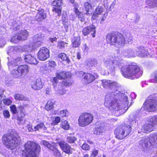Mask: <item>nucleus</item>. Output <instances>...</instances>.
I'll return each mask as SVG.
<instances>
[{"instance_id": "1", "label": "nucleus", "mask_w": 157, "mask_h": 157, "mask_svg": "<svg viewBox=\"0 0 157 157\" xmlns=\"http://www.w3.org/2000/svg\"><path fill=\"white\" fill-rule=\"evenodd\" d=\"M118 60L117 58L113 60V58L109 56L104 59V65L110 73L113 72L119 67L121 68L122 75L125 78L134 79L142 76L143 71L138 66L133 65L124 66L123 63Z\"/></svg>"}, {"instance_id": "2", "label": "nucleus", "mask_w": 157, "mask_h": 157, "mask_svg": "<svg viewBox=\"0 0 157 157\" xmlns=\"http://www.w3.org/2000/svg\"><path fill=\"white\" fill-rule=\"evenodd\" d=\"M128 98L125 94H122L119 91L111 92L107 94L105 99V105L110 109L119 111L123 113L125 112L128 107Z\"/></svg>"}, {"instance_id": "3", "label": "nucleus", "mask_w": 157, "mask_h": 157, "mask_svg": "<svg viewBox=\"0 0 157 157\" xmlns=\"http://www.w3.org/2000/svg\"><path fill=\"white\" fill-rule=\"evenodd\" d=\"M20 61L18 58L14 60L9 61L8 66L11 74L15 78H21L25 77L29 71V68L26 65L17 66V64Z\"/></svg>"}, {"instance_id": "4", "label": "nucleus", "mask_w": 157, "mask_h": 157, "mask_svg": "<svg viewBox=\"0 0 157 157\" xmlns=\"http://www.w3.org/2000/svg\"><path fill=\"white\" fill-rule=\"evenodd\" d=\"M157 144V133L151 134L149 137H145L139 141L140 147L147 156L154 153L153 146Z\"/></svg>"}, {"instance_id": "5", "label": "nucleus", "mask_w": 157, "mask_h": 157, "mask_svg": "<svg viewBox=\"0 0 157 157\" xmlns=\"http://www.w3.org/2000/svg\"><path fill=\"white\" fill-rule=\"evenodd\" d=\"M25 147L23 153L24 157H36L35 152L38 153L40 150L38 144L31 141H28L25 144Z\"/></svg>"}, {"instance_id": "6", "label": "nucleus", "mask_w": 157, "mask_h": 157, "mask_svg": "<svg viewBox=\"0 0 157 157\" xmlns=\"http://www.w3.org/2000/svg\"><path fill=\"white\" fill-rule=\"evenodd\" d=\"M20 137L16 133L13 135H4L2 138L3 144L8 148L12 149L18 145L20 141Z\"/></svg>"}, {"instance_id": "7", "label": "nucleus", "mask_w": 157, "mask_h": 157, "mask_svg": "<svg viewBox=\"0 0 157 157\" xmlns=\"http://www.w3.org/2000/svg\"><path fill=\"white\" fill-rule=\"evenodd\" d=\"M106 40L111 44L119 47H123L125 43L124 36L121 33H109L106 36Z\"/></svg>"}, {"instance_id": "8", "label": "nucleus", "mask_w": 157, "mask_h": 157, "mask_svg": "<svg viewBox=\"0 0 157 157\" xmlns=\"http://www.w3.org/2000/svg\"><path fill=\"white\" fill-rule=\"evenodd\" d=\"M157 94L151 95L144 102L141 109L148 112L154 111L157 110V101L155 98Z\"/></svg>"}, {"instance_id": "9", "label": "nucleus", "mask_w": 157, "mask_h": 157, "mask_svg": "<svg viewBox=\"0 0 157 157\" xmlns=\"http://www.w3.org/2000/svg\"><path fill=\"white\" fill-rule=\"evenodd\" d=\"M131 130V128L129 125H120L115 130L114 134L117 138L122 140L129 134Z\"/></svg>"}, {"instance_id": "10", "label": "nucleus", "mask_w": 157, "mask_h": 157, "mask_svg": "<svg viewBox=\"0 0 157 157\" xmlns=\"http://www.w3.org/2000/svg\"><path fill=\"white\" fill-rule=\"evenodd\" d=\"M10 111L14 115V114L17 115V124L20 125L24 124L25 123V120L24 118L25 115L23 112V106L21 105L19 106L17 110L16 105H13L10 106Z\"/></svg>"}, {"instance_id": "11", "label": "nucleus", "mask_w": 157, "mask_h": 157, "mask_svg": "<svg viewBox=\"0 0 157 157\" xmlns=\"http://www.w3.org/2000/svg\"><path fill=\"white\" fill-rule=\"evenodd\" d=\"M94 117L89 113L85 112L82 113L78 119V123L80 126L84 127L86 126L92 122Z\"/></svg>"}, {"instance_id": "12", "label": "nucleus", "mask_w": 157, "mask_h": 157, "mask_svg": "<svg viewBox=\"0 0 157 157\" xmlns=\"http://www.w3.org/2000/svg\"><path fill=\"white\" fill-rule=\"evenodd\" d=\"M44 36V35L41 33L35 35L33 38V43L25 46L27 48L26 51H31L40 45L42 43L43 39Z\"/></svg>"}, {"instance_id": "13", "label": "nucleus", "mask_w": 157, "mask_h": 157, "mask_svg": "<svg viewBox=\"0 0 157 157\" xmlns=\"http://www.w3.org/2000/svg\"><path fill=\"white\" fill-rule=\"evenodd\" d=\"M29 36L28 32L27 30H21L17 33L15 34L11 38L10 41L12 42L16 43L18 40H24L27 39Z\"/></svg>"}, {"instance_id": "14", "label": "nucleus", "mask_w": 157, "mask_h": 157, "mask_svg": "<svg viewBox=\"0 0 157 157\" xmlns=\"http://www.w3.org/2000/svg\"><path fill=\"white\" fill-rule=\"evenodd\" d=\"M76 74L79 76H83L82 81L84 84L87 85L90 83L95 79V77L90 73H84L82 71H79L77 72Z\"/></svg>"}, {"instance_id": "15", "label": "nucleus", "mask_w": 157, "mask_h": 157, "mask_svg": "<svg viewBox=\"0 0 157 157\" xmlns=\"http://www.w3.org/2000/svg\"><path fill=\"white\" fill-rule=\"evenodd\" d=\"M102 85L105 88H109L113 90V92L118 90L119 88V84L115 82L107 80H103L102 81Z\"/></svg>"}, {"instance_id": "16", "label": "nucleus", "mask_w": 157, "mask_h": 157, "mask_svg": "<svg viewBox=\"0 0 157 157\" xmlns=\"http://www.w3.org/2000/svg\"><path fill=\"white\" fill-rule=\"evenodd\" d=\"M49 57V51L45 47L41 48L37 54V57L40 60L44 61Z\"/></svg>"}, {"instance_id": "17", "label": "nucleus", "mask_w": 157, "mask_h": 157, "mask_svg": "<svg viewBox=\"0 0 157 157\" xmlns=\"http://www.w3.org/2000/svg\"><path fill=\"white\" fill-rule=\"evenodd\" d=\"M43 83L40 78H38L33 81L31 83L32 88L35 90H39L42 88Z\"/></svg>"}, {"instance_id": "18", "label": "nucleus", "mask_w": 157, "mask_h": 157, "mask_svg": "<svg viewBox=\"0 0 157 157\" xmlns=\"http://www.w3.org/2000/svg\"><path fill=\"white\" fill-rule=\"evenodd\" d=\"M59 144L63 151L67 154H71L74 150L70 146L64 142L61 141L59 142Z\"/></svg>"}, {"instance_id": "19", "label": "nucleus", "mask_w": 157, "mask_h": 157, "mask_svg": "<svg viewBox=\"0 0 157 157\" xmlns=\"http://www.w3.org/2000/svg\"><path fill=\"white\" fill-rule=\"evenodd\" d=\"M137 56L141 57L149 56L151 57L152 55H150L148 53L147 48L143 46H139L137 48Z\"/></svg>"}, {"instance_id": "20", "label": "nucleus", "mask_w": 157, "mask_h": 157, "mask_svg": "<svg viewBox=\"0 0 157 157\" xmlns=\"http://www.w3.org/2000/svg\"><path fill=\"white\" fill-rule=\"evenodd\" d=\"M124 55L127 57L131 58L137 56V49H129L125 50L123 52Z\"/></svg>"}, {"instance_id": "21", "label": "nucleus", "mask_w": 157, "mask_h": 157, "mask_svg": "<svg viewBox=\"0 0 157 157\" xmlns=\"http://www.w3.org/2000/svg\"><path fill=\"white\" fill-rule=\"evenodd\" d=\"M155 129L154 127V125L151 123L150 120L148 123L144 124L141 128V132L143 133H146L147 132H150Z\"/></svg>"}, {"instance_id": "22", "label": "nucleus", "mask_w": 157, "mask_h": 157, "mask_svg": "<svg viewBox=\"0 0 157 157\" xmlns=\"http://www.w3.org/2000/svg\"><path fill=\"white\" fill-rule=\"evenodd\" d=\"M24 59L25 62L30 64L36 65L38 63L36 58L30 55L25 56Z\"/></svg>"}, {"instance_id": "23", "label": "nucleus", "mask_w": 157, "mask_h": 157, "mask_svg": "<svg viewBox=\"0 0 157 157\" xmlns=\"http://www.w3.org/2000/svg\"><path fill=\"white\" fill-rule=\"evenodd\" d=\"M4 90L2 89H0V104H1L2 100H3L4 104L6 105H9L11 104L12 101L9 98L4 99L3 94Z\"/></svg>"}, {"instance_id": "24", "label": "nucleus", "mask_w": 157, "mask_h": 157, "mask_svg": "<svg viewBox=\"0 0 157 157\" xmlns=\"http://www.w3.org/2000/svg\"><path fill=\"white\" fill-rule=\"evenodd\" d=\"M74 12L76 15V16L78 17V18L79 20L82 22H84L85 21L84 15L79 11L77 6H75V7Z\"/></svg>"}, {"instance_id": "25", "label": "nucleus", "mask_w": 157, "mask_h": 157, "mask_svg": "<svg viewBox=\"0 0 157 157\" xmlns=\"http://www.w3.org/2000/svg\"><path fill=\"white\" fill-rule=\"evenodd\" d=\"M54 113L63 117H68L69 114V112L67 109H63L60 111L56 110L54 111Z\"/></svg>"}, {"instance_id": "26", "label": "nucleus", "mask_w": 157, "mask_h": 157, "mask_svg": "<svg viewBox=\"0 0 157 157\" xmlns=\"http://www.w3.org/2000/svg\"><path fill=\"white\" fill-rule=\"evenodd\" d=\"M57 74L58 79H65L70 77L71 75V74L70 72L64 71L57 73Z\"/></svg>"}, {"instance_id": "27", "label": "nucleus", "mask_w": 157, "mask_h": 157, "mask_svg": "<svg viewBox=\"0 0 157 157\" xmlns=\"http://www.w3.org/2000/svg\"><path fill=\"white\" fill-rule=\"evenodd\" d=\"M72 43L73 47H79L81 44L80 37L78 36L74 37L72 40Z\"/></svg>"}, {"instance_id": "28", "label": "nucleus", "mask_w": 157, "mask_h": 157, "mask_svg": "<svg viewBox=\"0 0 157 157\" xmlns=\"http://www.w3.org/2000/svg\"><path fill=\"white\" fill-rule=\"evenodd\" d=\"M62 21L64 25V28L65 29H67L69 24L68 22L67 14L66 12H63V13Z\"/></svg>"}, {"instance_id": "29", "label": "nucleus", "mask_w": 157, "mask_h": 157, "mask_svg": "<svg viewBox=\"0 0 157 157\" xmlns=\"http://www.w3.org/2000/svg\"><path fill=\"white\" fill-rule=\"evenodd\" d=\"M46 17V14L43 10L39 11L36 16V19L39 21L45 18Z\"/></svg>"}, {"instance_id": "30", "label": "nucleus", "mask_w": 157, "mask_h": 157, "mask_svg": "<svg viewBox=\"0 0 157 157\" xmlns=\"http://www.w3.org/2000/svg\"><path fill=\"white\" fill-rule=\"evenodd\" d=\"M34 128L35 131L40 129L45 131L46 132L48 131L47 130L48 127H46L43 122H41L38 124L36 126H34Z\"/></svg>"}, {"instance_id": "31", "label": "nucleus", "mask_w": 157, "mask_h": 157, "mask_svg": "<svg viewBox=\"0 0 157 157\" xmlns=\"http://www.w3.org/2000/svg\"><path fill=\"white\" fill-rule=\"evenodd\" d=\"M13 97L15 100H17L27 101L29 100L27 97L20 94H16L14 95Z\"/></svg>"}, {"instance_id": "32", "label": "nucleus", "mask_w": 157, "mask_h": 157, "mask_svg": "<svg viewBox=\"0 0 157 157\" xmlns=\"http://www.w3.org/2000/svg\"><path fill=\"white\" fill-rule=\"evenodd\" d=\"M60 127L64 130H68L70 128L69 123L67 120H64L61 122Z\"/></svg>"}, {"instance_id": "33", "label": "nucleus", "mask_w": 157, "mask_h": 157, "mask_svg": "<svg viewBox=\"0 0 157 157\" xmlns=\"http://www.w3.org/2000/svg\"><path fill=\"white\" fill-rule=\"evenodd\" d=\"M54 105V103L52 101L49 100L46 104L45 108L47 111H49L53 108Z\"/></svg>"}, {"instance_id": "34", "label": "nucleus", "mask_w": 157, "mask_h": 157, "mask_svg": "<svg viewBox=\"0 0 157 157\" xmlns=\"http://www.w3.org/2000/svg\"><path fill=\"white\" fill-rule=\"evenodd\" d=\"M84 7L87 13H86V14L87 15H90L91 14V13H90L89 12L90 11V10L91 9V5L88 2H86L84 4Z\"/></svg>"}, {"instance_id": "35", "label": "nucleus", "mask_w": 157, "mask_h": 157, "mask_svg": "<svg viewBox=\"0 0 157 157\" xmlns=\"http://www.w3.org/2000/svg\"><path fill=\"white\" fill-rule=\"evenodd\" d=\"M103 128L101 126H97L94 131V133L96 135L100 134L103 132Z\"/></svg>"}, {"instance_id": "36", "label": "nucleus", "mask_w": 157, "mask_h": 157, "mask_svg": "<svg viewBox=\"0 0 157 157\" xmlns=\"http://www.w3.org/2000/svg\"><path fill=\"white\" fill-rule=\"evenodd\" d=\"M58 57L63 61H66L68 63H69L70 62L68 57L64 53H62L59 54Z\"/></svg>"}, {"instance_id": "37", "label": "nucleus", "mask_w": 157, "mask_h": 157, "mask_svg": "<svg viewBox=\"0 0 157 157\" xmlns=\"http://www.w3.org/2000/svg\"><path fill=\"white\" fill-rule=\"evenodd\" d=\"M91 33L93 37H95V34L96 32L95 30H83L82 33L85 36L87 35L89 33Z\"/></svg>"}, {"instance_id": "38", "label": "nucleus", "mask_w": 157, "mask_h": 157, "mask_svg": "<svg viewBox=\"0 0 157 157\" xmlns=\"http://www.w3.org/2000/svg\"><path fill=\"white\" fill-rule=\"evenodd\" d=\"M150 120L151 123L153 124L155 128L157 129V115L153 116Z\"/></svg>"}, {"instance_id": "39", "label": "nucleus", "mask_w": 157, "mask_h": 157, "mask_svg": "<svg viewBox=\"0 0 157 157\" xmlns=\"http://www.w3.org/2000/svg\"><path fill=\"white\" fill-rule=\"evenodd\" d=\"M67 44L66 42L61 41L58 42L57 47L59 49H63L67 46Z\"/></svg>"}, {"instance_id": "40", "label": "nucleus", "mask_w": 157, "mask_h": 157, "mask_svg": "<svg viewBox=\"0 0 157 157\" xmlns=\"http://www.w3.org/2000/svg\"><path fill=\"white\" fill-rule=\"evenodd\" d=\"M103 11L104 9L101 6H98L95 10V12L98 15H100Z\"/></svg>"}, {"instance_id": "41", "label": "nucleus", "mask_w": 157, "mask_h": 157, "mask_svg": "<svg viewBox=\"0 0 157 157\" xmlns=\"http://www.w3.org/2000/svg\"><path fill=\"white\" fill-rule=\"evenodd\" d=\"M42 144L51 150H52L54 149V147L48 142L45 141H43Z\"/></svg>"}, {"instance_id": "42", "label": "nucleus", "mask_w": 157, "mask_h": 157, "mask_svg": "<svg viewBox=\"0 0 157 157\" xmlns=\"http://www.w3.org/2000/svg\"><path fill=\"white\" fill-rule=\"evenodd\" d=\"M86 63L87 65L89 66H94L96 67V66L97 63L95 61L88 59Z\"/></svg>"}, {"instance_id": "43", "label": "nucleus", "mask_w": 157, "mask_h": 157, "mask_svg": "<svg viewBox=\"0 0 157 157\" xmlns=\"http://www.w3.org/2000/svg\"><path fill=\"white\" fill-rule=\"evenodd\" d=\"M62 84L66 86H69L72 84V82L71 80H65L63 82Z\"/></svg>"}, {"instance_id": "44", "label": "nucleus", "mask_w": 157, "mask_h": 157, "mask_svg": "<svg viewBox=\"0 0 157 157\" xmlns=\"http://www.w3.org/2000/svg\"><path fill=\"white\" fill-rule=\"evenodd\" d=\"M98 152V150L94 149L91 151L90 157H95L97 155Z\"/></svg>"}, {"instance_id": "45", "label": "nucleus", "mask_w": 157, "mask_h": 157, "mask_svg": "<svg viewBox=\"0 0 157 157\" xmlns=\"http://www.w3.org/2000/svg\"><path fill=\"white\" fill-rule=\"evenodd\" d=\"M3 114L6 118H9L10 117V114L9 111L7 110H4L3 111Z\"/></svg>"}, {"instance_id": "46", "label": "nucleus", "mask_w": 157, "mask_h": 157, "mask_svg": "<svg viewBox=\"0 0 157 157\" xmlns=\"http://www.w3.org/2000/svg\"><path fill=\"white\" fill-rule=\"evenodd\" d=\"M67 141L71 143H74L75 141L76 140V139L75 137L69 136L67 138Z\"/></svg>"}, {"instance_id": "47", "label": "nucleus", "mask_w": 157, "mask_h": 157, "mask_svg": "<svg viewBox=\"0 0 157 157\" xmlns=\"http://www.w3.org/2000/svg\"><path fill=\"white\" fill-rule=\"evenodd\" d=\"M18 50L17 48V47L11 46L9 49L8 53L11 52H15L17 51Z\"/></svg>"}, {"instance_id": "48", "label": "nucleus", "mask_w": 157, "mask_h": 157, "mask_svg": "<svg viewBox=\"0 0 157 157\" xmlns=\"http://www.w3.org/2000/svg\"><path fill=\"white\" fill-rule=\"evenodd\" d=\"M29 132H33L35 131L34 127L33 128L32 126L30 124H28L26 126Z\"/></svg>"}, {"instance_id": "49", "label": "nucleus", "mask_w": 157, "mask_h": 157, "mask_svg": "<svg viewBox=\"0 0 157 157\" xmlns=\"http://www.w3.org/2000/svg\"><path fill=\"white\" fill-rule=\"evenodd\" d=\"M52 11L58 13V15L61 14V10L59 8L54 7L52 9Z\"/></svg>"}, {"instance_id": "50", "label": "nucleus", "mask_w": 157, "mask_h": 157, "mask_svg": "<svg viewBox=\"0 0 157 157\" xmlns=\"http://www.w3.org/2000/svg\"><path fill=\"white\" fill-rule=\"evenodd\" d=\"M89 49V47L87 46L86 44L83 45L82 50L85 53H87Z\"/></svg>"}, {"instance_id": "51", "label": "nucleus", "mask_w": 157, "mask_h": 157, "mask_svg": "<svg viewBox=\"0 0 157 157\" xmlns=\"http://www.w3.org/2000/svg\"><path fill=\"white\" fill-rule=\"evenodd\" d=\"M66 93V90L64 89L59 90L57 91V93L59 95H63Z\"/></svg>"}, {"instance_id": "52", "label": "nucleus", "mask_w": 157, "mask_h": 157, "mask_svg": "<svg viewBox=\"0 0 157 157\" xmlns=\"http://www.w3.org/2000/svg\"><path fill=\"white\" fill-rule=\"evenodd\" d=\"M54 152V155L57 157H59L60 154L59 151L56 149H54L52 150Z\"/></svg>"}, {"instance_id": "53", "label": "nucleus", "mask_w": 157, "mask_h": 157, "mask_svg": "<svg viewBox=\"0 0 157 157\" xmlns=\"http://www.w3.org/2000/svg\"><path fill=\"white\" fill-rule=\"evenodd\" d=\"M82 148L85 150H88L90 149V147L89 145L86 144H83L82 146Z\"/></svg>"}, {"instance_id": "54", "label": "nucleus", "mask_w": 157, "mask_h": 157, "mask_svg": "<svg viewBox=\"0 0 157 157\" xmlns=\"http://www.w3.org/2000/svg\"><path fill=\"white\" fill-rule=\"evenodd\" d=\"M6 43L5 40L4 38H0V47H3Z\"/></svg>"}, {"instance_id": "55", "label": "nucleus", "mask_w": 157, "mask_h": 157, "mask_svg": "<svg viewBox=\"0 0 157 157\" xmlns=\"http://www.w3.org/2000/svg\"><path fill=\"white\" fill-rule=\"evenodd\" d=\"M60 118L59 117H55V120L54 122V123L55 124H57L59 123L60 121Z\"/></svg>"}, {"instance_id": "56", "label": "nucleus", "mask_w": 157, "mask_h": 157, "mask_svg": "<svg viewBox=\"0 0 157 157\" xmlns=\"http://www.w3.org/2000/svg\"><path fill=\"white\" fill-rule=\"evenodd\" d=\"M48 65L50 67H54L56 65V63L53 61H51L49 62Z\"/></svg>"}, {"instance_id": "57", "label": "nucleus", "mask_w": 157, "mask_h": 157, "mask_svg": "<svg viewBox=\"0 0 157 157\" xmlns=\"http://www.w3.org/2000/svg\"><path fill=\"white\" fill-rule=\"evenodd\" d=\"M136 95L134 93H132L130 96L129 97L131 98V100L132 101V99H134L136 98Z\"/></svg>"}, {"instance_id": "58", "label": "nucleus", "mask_w": 157, "mask_h": 157, "mask_svg": "<svg viewBox=\"0 0 157 157\" xmlns=\"http://www.w3.org/2000/svg\"><path fill=\"white\" fill-rule=\"evenodd\" d=\"M96 29V27L94 25H91L88 27L86 29Z\"/></svg>"}, {"instance_id": "59", "label": "nucleus", "mask_w": 157, "mask_h": 157, "mask_svg": "<svg viewBox=\"0 0 157 157\" xmlns=\"http://www.w3.org/2000/svg\"><path fill=\"white\" fill-rule=\"evenodd\" d=\"M62 1L61 0H57V6H60L62 5Z\"/></svg>"}, {"instance_id": "60", "label": "nucleus", "mask_w": 157, "mask_h": 157, "mask_svg": "<svg viewBox=\"0 0 157 157\" xmlns=\"http://www.w3.org/2000/svg\"><path fill=\"white\" fill-rule=\"evenodd\" d=\"M98 15H99L97 13H96L95 12L92 16V19L93 20L96 19Z\"/></svg>"}, {"instance_id": "61", "label": "nucleus", "mask_w": 157, "mask_h": 157, "mask_svg": "<svg viewBox=\"0 0 157 157\" xmlns=\"http://www.w3.org/2000/svg\"><path fill=\"white\" fill-rule=\"evenodd\" d=\"M3 79L4 80V81L3 80V81L5 82L6 84H9L10 83L9 82L8 78H6V77H4L3 78Z\"/></svg>"}, {"instance_id": "62", "label": "nucleus", "mask_w": 157, "mask_h": 157, "mask_svg": "<svg viewBox=\"0 0 157 157\" xmlns=\"http://www.w3.org/2000/svg\"><path fill=\"white\" fill-rule=\"evenodd\" d=\"M13 29H20V26L18 25L17 23H15L13 25Z\"/></svg>"}, {"instance_id": "63", "label": "nucleus", "mask_w": 157, "mask_h": 157, "mask_svg": "<svg viewBox=\"0 0 157 157\" xmlns=\"http://www.w3.org/2000/svg\"><path fill=\"white\" fill-rule=\"evenodd\" d=\"M58 78L57 74L56 77H55L53 78V82L55 83H57L58 82Z\"/></svg>"}, {"instance_id": "64", "label": "nucleus", "mask_w": 157, "mask_h": 157, "mask_svg": "<svg viewBox=\"0 0 157 157\" xmlns=\"http://www.w3.org/2000/svg\"><path fill=\"white\" fill-rule=\"evenodd\" d=\"M57 38L56 37H54V38H49L50 41L52 42H53L54 41H55L56 40Z\"/></svg>"}]
</instances>
